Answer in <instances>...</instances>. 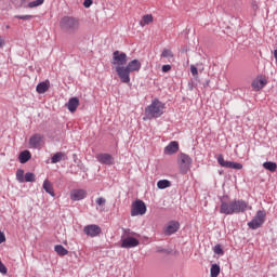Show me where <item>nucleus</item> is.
<instances>
[{
	"label": "nucleus",
	"mask_w": 277,
	"mask_h": 277,
	"mask_svg": "<svg viewBox=\"0 0 277 277\" xmlns=\"http://www.w3.org/2000/svg\"><path fill=\"white\" fill-rule=\"evenodd\" d=\"M245 211H248V202L243 200L221 201L220 213L223 215H235Z\"/></svg>",
	"instance_id": "f257e3e1"
},
{
	"label": "nucleus",
	"mask_w": 277,
	"mask_h": 277,
	"mask_svg": "<svg viewBox=\"0 0 277 277\" xmlns=\"http://www.w3.org/2000/svg\"><path fill=\"white\" fill-rule=\"evenodd\" d=\"M60 26L62 31H64V34H66L67 36H75V34L79 31V27H81V24L79 23V19L72 16H64L61 19Z\"/></svg>",
	"instance_id": "f03ea898"
},
{
	"label": "nucleus",
	"mask_w": 277,
	"mask_h": 277,
	"mask_svg": "<svg viewBox=\"0 0 277 277\" xmlns=\"http://www.w3.org/2000/svg\"><path fill=\"white\" fill-rule=\"evenodd\" d=\"M163 109H166V104L156 98L145 108V116L148 120H153V118H161V116H163Z\"/></svg>",
	"instance_id": "7ed1b4c3"
},
{
	"label": "nucleus",
	"mask_w": 277,
	"mask_h": 277,
	"mask_svg": "<svg viewBox=\"0 0 277 277\" xmlns=\"http://www.w3.org/2000/svg\"><path fill=\"white\" fill-rule=\"evenodd\" d=\"M192 157L186 154H180L177 157V164L182 174H187L192 170Z\"/></svg>",
	"instance_id": "20e7f679"
},
{
	"label": "nucleus",
	"mask_w": 277,
	"mask_h": 277,
	"mask_svg": "<svg viewBox=\"0 0 277 277\" xmlns=\"http://www.w3.org/2000/svg\"><path fill=\"white\" fill-rule=\"evenodd\" d=\"M266 213L263 210H259L251 222L248 223L249 228L252 230H256V228H261L263 224H265Z\"/></svg>",
	"instance_id": "39448f33"
},
{
	"label": "nucleus",
	"mask_w": 277,
	"mask_h": 277,
	"mask_svg": "<svg viewBox=\"0 0 277 277\" xmlns=\"http://www.w3.org/2000/svg\"><path fill=\"white\" fill-rule=\"evenodd\" d=\"M116 72L121 81V83H131V71L127 66H117Z\"/></svg>",
	"instance_id": "423d86ee"
},
{
	"label": "nucleus",
	"mask_w": 277,
	"mask_h": 277,
	"mask_svg": "<svg viewBox=\"0 0 277 277\" xmlns=\"http://www.w3.org/2000/svg\"><path fill=\"white\" fill-rule=\"evenodd\" d=\"M127 62H128L127 53H123L120 51H115L113 53L111 64L113 66H116V68H118V66H124Z\"/></svg>",
	"instance_id": "0eeeda50"
},
{
	"label": "nucleus",
	"mask_w": 277,
	"mask_h": 277,
	"mask_svg": "<svg viewBox=\"0 0 277 277\" xmlns=\"http://www.w3.org/2000/svg\"><path fill=\"white\" fill-rule=\"evenodd\" d=\"M217 163L221 164L222 168H229L230 170H243V164L234 161H226L222 155H219Z\"/></svg>",
	"instance_id": "6e6552de"
},
{
	"label": "nucleus",
	"mask_w": 277,
	"mask_h": 277,
	"mask_svg": "<svg viewBox=\"0 0 277 277\" xmlns=\"http://www.w3.org/2000/svg\"><path fill=\"white\" fill-rule=\"evenodd\" d=\"M145 214H146V203H144V201L142 200H136L132 205V209H131L132 217H135L137 215H145Z\"/></svg>",
	"instance_id": "1a4fd4ad"
},
{
	"label": "nucleus",
	"mask_w": 277,
	"mask_h": 277,
	"mask_svg": "<svg viewBox=\"0 0 277 277\" xmlns=\"http://www.w3.org/2000/svg\"><path fill=\"white\" fill-rule=\"evenodd\" d=\"M28 144L30 148H42V144H44V135L40 133L34 134L30 136Z\"/></svg>",
	"instance_id": "9d476101"
},
{
	"label": "nucleus",
	"mask_w": 277,
	"mask_h": 277,
	"mask_svg": "<svg viewBox=\"0 0 277 277\" xmlns=\"http://www.w3.org/2000/svg\"><path fill=\"white\" fill-rule=\"evenodd\" d=\"M180 228L181 223H179V221H170L163 228V233L164 235L170 237V235H174V233H177Z\"/></svg>",
	"instance_id": "9b49d317"
},
{
	"label": "nucleus",
	"mask_w": 277,
	"mask_h": 277,
	"mask_svg": "<svg viewBox=\"0 0 277 277\" xmlns=\"http://www.w3.org/2000/svg\"><path fill=\"white\" fill-rule=\"evenodd\" d=\"M83 233L87 235V237H98L102 233V229L101 226L92 224L84 226Z\"/></svg>",
	"instance_id": "f8f14e48"
},
{
	"label": "nucleus",
	"mask_w": 277,
	"mask_h": 277,
	"mask_svg": "<svg viewBox=\"0 0 277 277\" xmlns=\"http://www.w3.org/2000/svg\"><path fill=\"white\" fill-rule=\"evenodd\" d=\"M96 159L100 163H103L104 166H114V156L110 154H98L96 156Z\"/></svg>",
	"instance_id": "ddd939ff"
},
{
	"label": "nucleus",
	"mask_w": 277,
	"mask_h": 277,
	"mask_svg": "<svg viewBox=\"0 0 277 277\" xmlns=\"http://www.w3.org/2000/svg\"><path fill=\"white\" fill-rule=\"evenodd\" d=\"M137 246H140V240L134 237L124 238L121 242V248H137Z\"/></svg>",
	"instance_id": "4468645a"
},
{
	"label": "nucleus",
	"mask_w": 277,
	"mask_h": 277,
	"mask_svg": "<svg viewBox=\"0 0 277 277\" xmlns=\"http://www.w3.org/2000/svg\"><path fill=\"white\" fill-rule=\"evenodd\" d=\"M88 196V193L84 189H74L70 192V200L79 201L83 200Z\"/></svg>",
	"instance_id": "2eb2a0df"
},
{
	"label": "nucleus",
	"mask_w": 277,
	"mask_h": 277,
	"mask_svg": "<svg viewBox=\"0 0 277 277\" xmlns=\"http://www.w3.org/2000/svg\"><path fill=\"white\" fill-rule=\"evenodd\" d=\"M251 85L255 92H259L260 90H263V88H265V85H267V80L265 78L261 77V78L255 79Z\"/></svg>",
	"instance_id": "dca6fc26"
},
{
	"label": "nucleus",
	"mask_w": 277,
	"mask_h": 277,
	"mask_svg": "<svg viewBox=\"0 0 277 277\" xmlns=\"http://www.w3.org/2000/svg\"><path fill=\"white\" fill-rule=\"evenodd\" d=\"M174 153H179V142L172 141L164 147V155H174Z\"/></svg>",
	"instance_id": "f3484780"
},
{
	"label": "nucleus",
	"mask_w": 277,
	"mask_h": 277,
	"mask_svg": "<svg viewBox=\"0 0 277 277\" xmlns=\"http://www.w3.org/2000/svg\"><path fill=\"white\" fill-rule=\"evenodd\" d=\"M126 67H128L130 72H140L142 69V63L138 60H133L128 63Z\"/></svg>",
	"instance_id": "a211bd4d"
},
{
	"label": "nucleus",
	"mask_w": 277,
	"mask_h": 277,
	"mask_svg": "<svg viewBox=\"0 0 277 277\" xmlns=\"http://www.w3.org/2000/svg\"><path fill=\"white\" fill-rule=\"evenodd\" d=\"M67 109L71 114H75L77 111V107H79V97H71L69 98L68 103L66 104Z\"/></svg>",
	"instance_id": "6ab92c4d"
},
{
	"label": "nucleus",
	"mask_w": 277,
	"mask_h": 277,
	"mask_svg": "<svg viewBox=\"0 0 277 277\" xmlns=\"http://www.w3.org/2000/svg\"><path fill=\"white\" fill-rule=\"evenodd\" d=\"M43 189L52 197H55V192L53 190V184L49 180H44Z\"/></svg>",
	"instance_id": "aec40b11"
},
{
	"label": "nucleus",
	"mask_w": 277,
	"mask_h": 277,
	"mask_svg": "<svg viewBox=\"0 0 277 277\" xmlns=\"http://www.w3.org/2000/svg\"><path fill=\"white\" fill-rule=\"evenodd\" d=\"M29 159H31V153L29 150H24L18 156L19 163H27Z\"/></svg>",
	"instance_id": "412c9836"
},
{
	"label": "nucleus",
	"mask_w": 277,
	"mask_h": 277,
	"mask_svg": "<svg viewBox=\"0 0 277 277\" xmlns=\"http://www.w3.org/2000/svg\"><path fill=\"white\" fill-rule=\"evenodd\" d=\"M49 88V82H40L39 84H37L36 90L38 94H44V92H48Z\"/></svg>",
	"instance_id": "4be33fe9"
},
{
	"label": "nucleus",
	"mask_w": 277,
	"mask_h": 277,
	"mask_svg": "<svg viewBox=\"0 0 277 277\" xmlns=\"http://www.w3.org/2000/svg\"><path fill=\"white\" fill-rule=\"evenodd\" d=\"M54 251L56 254H58V256H66V254H68V249L64 248L62 245H56L54 247Z\"/></svg>",
	"instance_id": "5701e85b"
},
{
	"label": "nucleus",
	"mask_w": 277,
	"mask_h": 277,
	"mask_svg": "<svg viewBox=\"0 0 277 277\" xmlns=\"http://www.w3.org/2000/svg\"><path fill=\"white\" fill-rule=\"evenodd\" d=\"M263 168L265 170H268V172H276L277 170V163L272 161H266L263 163Z\"/></svg>",
	"instance_id": "b1692460"
},
{
	"label": "nucleus",
	"mask_w": 277,
	"mask_h": 277,
	"mask_svg": "<svg viewBox=\"0 0 277 277\" xmlns=\"http://www.w3.org/2000/svg\"><path fill=\"white\" fill-rule=\"evenodd\" d=\"M172 183L169 180H160L157 182L158 189H168V187H171Z\"/></svg>",
	"instance_id": "393cba45"
},
{
	"label": "nucleus",
	"mask_w": 277,
	"mask_h": 277,
	"mask_svg": "<svg viewBox=\"0 0 277 277\" xmlns=\"http://www.w3.org/2000/svg\"><path fill=\"white\" fill-rule=\"evenodd\" d=\"M153 23V15L147 14L144 15L142 21L140 22L141 27H146V25H150Z\"/></svg>",
	"instance_id": "a878e982"
},
{
	"label": "nucleus",
	"mask_w": 277,
	"mask_h": 277,
	"mask_svg": "<svg viewBox=\"0 0 277 277\" xmlns=\"http://www.w3.org/2000/svg\"><path fill=\"white\" fill-rule=\"evenodd\" d=\"M220 272H221L220 265L212 264L211 268H210V277H217V276H220Z\"/></svg>",
	"instance_id": "bb28decb"
},
{
	"label": "nucleus",
	"mask_w": 277,
	"mask_h": 277,
	"mask_svg": "<svg viewBox=\"0 0 277 277\" xmlns=\"http://www.w3.org/2000/svg\"><path fill=\"white\" fill-rule=\"evenodd\" d=\"M24 183H36V174L27 172L24 175Z\"/></svg>",
	"instance_id": "cd10ccee"
},
{
	"label": "nucleus",
	"mask_w": 277,
	"mask_h": 277,
	"mask_svg": "<svg viewBox=\"0 0 277 277\" xmlns=\"http://www.w3.org/2000/svg\"><path fill=\"white\" fill-rule=\"evenodd\" d=\"M16 181H18V183H25V171L23 169L16 171Z\"/></svg>",
	"instance_id": "c85d7f7f"
},
{
	"label": "nucleus",
	"mask_w": 277,
	"mask_h": 277,
	"mask_svg": "<svg viewBox=\"0 0 277 277\" xmlns=\"http://www.w3.org/2000/svg\"><path fill=\"white\" fill-rule=\"evenodd\" d=\"M64 159V153H56L52 157V163H60Z\"/></svg>",
	"instance_id": "c756f323"
},
{
	"label": "nucleus",
	"mask_w": 277,
	"mask_h": 277,
	"mask_svg": "<svg viewBox=\"0 0 277 277\" xmlns=\"http://www.w3.org/2000/svg\"><path fill=\"white\" fill-rule=\"evenodd\" d=\"M44 3V0H35L30 3H28V8H38Z\"/></svg>",
	"instance_id": "7c9ffc66"
},
{
	"label": "nucleus",
	"mask_w": 277,
	"mask_h": 277,
	"mask_svg": "<svg viewBox=\"0 0 277 277\" xmlns=\"http://www.w3.org/2000/svg\"><path fill=\"white\" fill-rule=\"evenodd\" d=\"M161 57H174V54L170 50L164 49L161 53Z\"/></svg>",
	"instance_id": "2f4dec72"
},
{
	"label": "nucleus",
	"mask_w": 277,
	"mask_h": 277,
	"mask_svg": "<svg viewBox=\"0 0 277 277\" xmlns=\"http://www.w3.org/2000/svg\"><path fill=\"white\" fill-rule=\"evenodd\" d=\"M15 18H19V21H29L32 18L31 15H16Z\"/></svg>",
	"instance_id": "473e14b6"
},
{
	"label": "nucleus",
	"mask_w": 277,
	"mask_h": 277,
	"mask_svg": "<svg viewBox=\"0 0 277 277\" xmlns=\"http://www.w3.org/2000/svg\"><path fill=\"white\" fill-rule=\"evenodd\" d=\"M214 254H224V250L222 249V247L220 245H216L214 247Z\"/></svg>",
	"instance_id": "72a5a7b5"
},
{
	"label": "nucleus",
	"mask_w": 277,
	"mask_h": 277,
	"mask_svg": "<svg viewBox=\"0 0 277 277\" xmlns=\"http://www.w3.org/2000/svg\"><path fill=\"white\" fill-rule=\"evenodd\" d=\"M0 274H8V267L0 261Z\"/></svg>",
	"instance_id": "f704fd0d"
},
{
	"label": "nucleus",
	"mask_w": 277,
	"mask_h": 277,
	"mask_svg": "<svg viewBox=\"0 0 277 277\" xmlns=\"http://www.w3.org/2000/svg\"><path fill=\"white\" fill-rule=\"evenodd\" d=\"M190 72H192L193 77L198 76V68L196 66L192 65Z\"/></svg>",
	"instance_id": "c9c22d12"
},
{
	"label": "nucleus",
	"mask_w": 277,
	"mask_h": 277,
	"mask_svg": "<svg viewBox=\"0 0 277 277\" xmlns=\"http://www.w3.org/2000/svg\"><path fill=\"white\" fill-rule=\"evenodd\" d=\"M106 200L103 197H100L96 199V205H98V207H102V205H105Z\"/></svg>",
	"instance_id": "e433bc0d"
},
{
	"label": "nucleus",
	"mask_w": 277,
	"mask_h": 277,
	"mask_svg": "<svg viewBox=\"0 0 277 277\" xmlns=\"http://www.w3.org/2000/svg\"><path fill=\"white\" fill-rule=\"evenodd\" d=\"M170 70H172V66L171 65H163L162 66V72H170Z\"/></svg>",
	"instance_id": "4c0bfd02"
},
{
	"label": "nucleus",
	"mask_w": 277,
	"mask_h": 277,
	"mask_svg": "<svg viewBox=\"0 0 277 277\" xmlns=\"http://www.w3.org/2000/svg\"><path fill=\"white\" fill-rule=\"evenodd\" d=\"M1 243H5V234L3 232H0V246Z\"/></svg>",
	"instance_id": "58836bf2"
},
{
	"label": "nucleus",
	"mask_w": 277,
	"mask_h": 277,
	"mask_svg": "<svg viewBox=\"0 0 277 277\" xmlns=\"http://www.w3.org/2000/svg\"><path fill=\"white\" fill-rule=\"evenodd\" d=\"M83 5L90 8V5H92V0H84Z\"/></svg>",
	"instance_id": "ea45409f"
},
{
	"label": "nucleus",
	"mask_w": 277,
	"mask_h": 277,
	"mask_svg": "<svg viewBox=\"0 0 277 277\" xmlns=\"http://www.w3.org/2000/svg\"><path fill=\"white\" fill-rule=\"evenodd\" d=\"M3 47V39L0 38V48Z\"/></svg>",
	"instance_id": "a19ab883"
},
{
	"label": "nucleus",
	"mask_w": 277,
	"mask_h": 277,
	"mask_svg": "<svg viewBox=\"0 0 277 277\" xmlns=\"http://www.w3.org/2000/svg\"><path fill=\"white\" fill-rule=\"evenodd\" d=\"M5 29H10V25H6V26H5Z\"/></svg>",
	"instance_id": "79ce46f5"
},
{
	"label": "nucleus",
	"mask_w": 277,
	"mask_h": 277,
	"mask_svg": "<svg viewBox=\"0 0 277 277\" xmlns=\"http://www.w3.org/2000/svg\"><path fill=\"white\" fill-rule=\"evenodd\" d=\"M207 85H209V81L207 82Z\"/></svg>",
	"instance_id": "37998d69"
}]
</instances>
